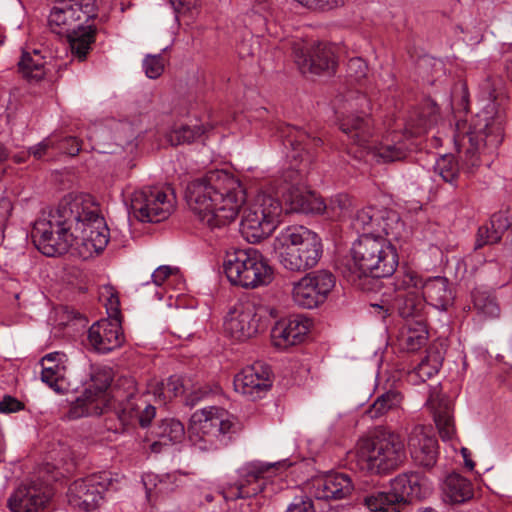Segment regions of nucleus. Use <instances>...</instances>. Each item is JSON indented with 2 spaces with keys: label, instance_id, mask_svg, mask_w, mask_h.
<instances>
[{
  "label": "nucleus",
  "instance_id": "obj_39",
  "mask_svg": "<svg viewBox=\"0 0 512 512\" xmlns=\"http://www.w3.org/2000/svg\"><path fill=\"white\" fill-rule=\"evenodd\" d=\"M18 67L23 77L28 80H41L46 73L44 58L37 50H34L33 53L24 52Z\"/></svg>",
  "mask_w": 512,
  "mask_h": 512
},
{
  "label": "nucleus",
  "instance_id": "obj_18",
  "mask_svg": "<svg viewBox=\"0 0 512 512\" xmlns=\"http://www.w3.org/2000/svg\"><path fill=\"white\" fill-rule=\"evenodd\" d=\"M407 447L413 463L426 470L437 463L439 445L436 437L422 425L412 428L407 437Z\"/></svg>",
  "mask_w": 512,
  "mask_h": 512
},
{
  "label": "nucleus",
  "instance_id": "obj_63",
  "mask_svg": "<svg viewBox=\"0 0 512 512\" xmlns=\"http://www.w3.org/2000/svg\"><path fill=\"white\" fill-rule=\"evenodd\" d=\"M507 76L512 80V60L506 64Z\"/></svg>",
  "mask_w": 512,
  "mask_h": 512
},
{
  "label": "nucleus",
  "instance_id": "obj_57",
  "mask_svg": "<svg viewBox=\"0 0 512 512\" xmlns=\"http://www.w3.org/2000/svg\"><path fill=\"white\" fill-rule=\"evenodd\" d=\"M348 69L359 80L366 76L367 65L361 58H352L349 60Z\"/></svg>",
  "mask_w": 512,
  "mask_h": 512
},
{
  "label": "nucleus",
  "instance_id": "obj_45",
  "mask_svg": "<svg viewBox=\"0 0 512 512\" xmlns=\"http://www.w3.org/2000/svg\"><path fill=\"white\" fill-rule=\"evenodd\" d=\"M351 200L345 194H339L331 198L322 213L332 220H340L345 217L351 208Z\"/></svg>",
  "mask_w": 512,
  "mask_h": 512
},
{
  "label": "nucleus",
  "instance_id": "obj_1",
  "mask_svg": "<svg viewBox=\"0 0 512 512\" xmlns=\"http://www.w3.org/2000/svg\"><path fill=\"white\" fill-rule=\"evenodd\" d=\"M31 237L45 256L62 255L74 247L88 258L107 246L109 229L96 207L84 205L81 198L66 196L56 208L41 213L33 224Z\"/></svg>",
  "mask_w": 512,
  "mask_h": 512
},
{
  "label": "nucleus",
  "instance_id": "obj_25",
  "mask_svg": "<svg viewBox=\"0 0 512 512\" xmlns=\"http://www.w3.org/2000/svg\"><path fill=\"white\" fill-rule=\"evenodd\" d=\"M65 361L66 355L59 352L49 353L40 361L42 382L57 393L67 390Z\"/></svg>",
  "mask_w": 512,
  "mask_h": 512
},
{
  "label": "nucleus",
  "instance_id": "obj_29",
  "mask_svg": "<svg viewBox=\"0 0 512 512\" xmlns=\"http://www.w3.org/2000/svg\"><path fill=\"white\" fill-rule=\"evenodd\" d=\"M212 129L210 124H204L199 119H189L186 122L176 123L167 133V141L173 145L192 144L200 140L206 132Z\"/></svg>",
  "mask_w": 512,
  "mask_h": 512
},
{
  "label": "nucleus",
  "instance_id": "obj_55",
  "mask_svg": "<svg viewBox=\"0 0 512 512\" xmlns=\"http://www.w3.org/2000/svg\"><path fill=\"white\" fill-rule=\"evenodd\" d=\"M23 408V403L12 396L6 395L2 398V400H0V413H15L22 410Z\"/></svg>",
  "mask_w": 512,
  "mask_h": 512
},
{
  "label": "nucleus",
  "instance_id": "obj_64",
  "mask_svg": "<svg viewBox=\"0 0 512 512\" xmlns=\"http://www.w3.org/2000/svg\"><path fill=\"white\" fill-rule=\"evenodd\" d=\"M467 91H466V87L463 85V97H462V102L465 103V106L467 105Z\"/></svg>",
  "mask_w": 512,
  "mask_h": 512
},
{
  "label": "nucleus",
  "instance_id": "obj_40",
  "mask_svg": "<svg viewBox=\"0 0 512 512\" xmlns=\"http://www.w3.org/2000/svg\"><path fill=\"white\" fill-rule=\"evenodd\" d=\"M434 421L438 428L439 434L444 441L451 440L455 435V425L452 416L450 404L440 402L434 410Z\"/></svg>",
  "mask_w": 512,
  "mask_h": 512
},
{
  "label": "nucleus",
  "instance_id": "obj_58",
  "mask_svg": "<svg viewBox=\"0 0 512 512\" xmlns=\"http://www.w3.org/2000/svg\"><path fill=\"white\" fill-rule=\"evenodd\" d=\"M170 3L176 13H185L194 9L198 0H170Z\"/></svg>",
  "mask_w": 512,
  "mask_h": 512
},
{
  "label": "nucleus",
  "instance_id": "obj_23",
  "mask_svg": "<svg viewBox=\"0 0 512 512\" xmlns=\"http://www.w3.org/2000/svg\"><path fill=\"white\" fill-rule=\"evenodd\" d=\"M354 485L345 473H330L313 480L311 493L319 500H341L351 495Z\"/></svg>",
  "mask_w": 512,
  "mask_h": 512
},
{
  "label": "nucleus",
  "instance_id": "obj_30",
  "mask_svg": "<svg viewBox=\"0 0 512 512\" xmlns=\"http://www.w3.org/2000/svg\"><path fill=\"white\" fill-rule=\"evenodd\" d=\"M48 496L41 494L35 487L20 486L8 499L11 512H37L45 507Z\"/></svg>",
  "mask_w": 512,
  "mask_h": 512
},
{
  "label": "nucleus",
  "instance_id": "obj_50",
  "mask_svg": "<svg viewBox=\"0 0 512 512\" xmlns=\"http://www.w3.org/2000/svg\"><path fill=\"white\" fill-rule=\"evenodd\" d=\"M143 69L148 78L156 79L164 71V59L158 55H147L143 60Z\"/></svg>",
  "mask_w": 512,
  "mask_h": 512
},
{
  "label": "nucleus",
  "instance_id": "obj_36",
  "mask_svg": "<svg viewBox=\"0 0 512 512\" xmlns=\"http://www.w3.org/2000/svg\"><path fill=\"white\" fill-rule=\"evenodd\" d=\"M411 480L409 479V472H404L397 475L391 480L390 491L381 492L377 495V501L381 504L396 505L408 502V486Z\"/></svg>",
  "mask_w": 512,
  "mask_h": 512
},
{
  "label": "nucleus",
  "instance_id": "obj_17",
  "mask_svg": "<svg viewBox=\"0 0 512 512\" xmlns=\"http://www.w3.org/2000/svg\"><path fill=\"white\" fill-rule=\"evenodd\" d=\"M295 62L303 74L332 73L337 66L334 45L318 42L310 48L294 49Z\"/></svg>",
  "mask_w": 512,
  "mask_h": 512
},
{
  "label": "nucleus",
  "instance_id": "obj_22",
  "mask_svg": "<svg viewBox=\"0 0 512 512\" xmlns=\"http://www.w3.org/2000/svg\"><path fill=\"white\" fill-rule=\"evenodd\" d=\"M88 342L99 353H108L122 345L124 335L120 319H101L89 328Z\"/></svg>",
  "mask_w": 512,
  "mask_h": 512
},
{
  "label": "nucleus",
  "instance_id": "obj_31",
  "mask_svg": "<svg viewBox=\"0 0 512 512\" xmlns=\"http://www.w3.org/2000/svg\"><path fill=\"white\" fill-rule=\"evenodd\" d=\"M509 225L508 218L503 212L494 213L487 223L478 228L475 249L498 243Z\"/></svg>",
  "mask_w": 512,
  "mask_h": 512
},
{
  "label": "nucleus",
  "instance_id": "obj_43",
  "mask_svg": "<svg viewBox=\"0 0 512 512\" xmlns=\"http://www.w3.org/2000/svg\"><path fill=\"white\" fill-rule=\"evenodd\" d=\"M435 172L447 183L456 184L459 176V166L451 155L440 157L434 166Z\"/></svg>",
  "mask_w": 512,
  "mask_h": 512
},
{
  "label": "nucleus",
  "instance_id": "obj_52",
  "mask_svg": "<svg viewBox=\"0 0 512 512\" xmlns=\"http://www.w3.org/2000/svg\"><path fill=\"white\" fill-rule=\"evenodd\" d=\"M108 294L105 307L108 314L109 320L119 319L120 316V301L118 295L111 287H106Z\"/></svg>",
  "mask_w": 512,
  "mask_h": 512
},
{
  "label": "nucleus",
  "instance_id": "obj_46",
  "mask_svg": "<svg viewBox=\"0 0 512 512\" xmlns=\"http://www.w3.org/2000/svg\"><path fill=\"white\" fill-rule=\"evenodd\" d=\"M474 309L484 318H496L499 316L500 309L495 300L485 293L477 292L473 294Z\"/></svg>",
  "mask_w": 512,
  "mask_h": 512
},
{
  "label": "nucleus",
  "instance_id": "obj_24",
  "mask_svg": "<svg viewBox=\"0 0 512 512\" xmlns=\"http://www.w3.org/2000/svg\"><path fill=\"white\" fill-rule=\"evenodd\" d=\"M276 132L283 144L291 147L293 151L291 157L295 160L303 159L302 152L310 156L322 144L321 138L312 136L307 131L290 124H279Z\"/></svg>",
  "mask_w": 512,
  "mask_h": 512
},
{
  "label": "nucleus",
  "instance_id": "obj_37",
  "mask_svg": "<svg viewBox=\"0 0 512 512\" xmlns=\"http://www.w3.org/2000/svg\"><path fill=\"white\" fill-rule=\"evenodd\" d=\"M398 311L401 317L406 319H425L424 310L426 307V300L424 296L416 292H409L408 294L397 295Z\"/></svg>",
  "mask_w": 512,
  "mask_h": 512
},
{
  "label": "nucleus",
  "instance_id": "obj_32",
  "mask_svg": "<svg viewBox=\"0 0 512 512\" xmlns=\"http://www.w3.org/2000/svg\"><path fill=\"white\" fill-rule=\"evenodd\" d=\"M153 433L158 438L151 445V450L155 453H159L162 446L180 443L185 438L184 425L175 418L161 420Z\"/></svg>",
  "mask_w": 512,
  "mask_h": 512
},
{
  "label": "nucleus",
  "instance_id": "obj_60",
  "mask_svg": "<svg viewBox=\"0 0 512 512\" xmlns=\"http://www.w3.org/2000/svg\"><path fill=\"white\" fill-rule=\"evenodd\" d=\"M368 505L370 512H399L394 505L381 504L377 501V496L374 500H369Z\"/></svg>",
  "mask_w": 512,
  "mask_h": 512
},
{
  "label": "nucleus",
  "instance_id": "obj_8",
  "mask_svg": "<svg viewBox=\"0 0 512 512\" xmlns=\"http://www.w3.org/2000/svg\"><path fill=\"white\" fill-rule=\"evenodd\" d=\"M278 195L279 187L276 181L267 182L244 210L240 231L248 242H260L270 236L277 227L283 212Z\"/></svg>",
  "mask_w": 512,
  "mask_h": 512
},
{
  "label": "nucleus",
  "instance_id": "obj_27",
  "mask_svg": "<svg viewBox=\"0 0 512 512\" xmlns=\"http://www.w3.org/2000/svg\"><path fill=\"white\" fill-rule=\"evenodd\" d=\"M422 294L428 304L441 311H447L454 303V292L445 277L427 279L422 285Z\"/></svg>",
  "mask_w": 512,
  "mask_h": 512
},
{
  "label": "nucleus",
  "instance_id": "obj_10",
  "mask_svg": "<svg viewBox=\"0 0 512 512\" xmlns=\"http://www.w3.org/2000/svg\"><path fill=\"white\" fill-rule=\"evenodd\" d=\"M237 422L226 410L206 407L193 413L188 428L192 445L200 451L226 446L236 433Z\"/></svg>",
  "mask_w": 512,
  "mask_h": 512
},
{
  "label": "nucleus",
  "instance_id": "obj_49",
  "mask_svg": "<svg viewBox=\"0 0 512 512\" xmlns=\"http://www.w3.org/2000/svg\"><path fill=\"white\" fill-rule=\"evenodd\" d=\"M179 278V269L169 265L159 266L152 274V280L157 286H161L163 284L171 285L173 281H176Z\"/></svg>",
  "mask_w": 512,
  "mask_h": 512
},
{
  "label": "nucleus",
  "instance_id": "obj_7",
  "mask_svg": "<svg viewBox=\"0 0 512 512\" xmlns=\"http://www.w3.org/2000/svg\"><path fill=\"white\" fill-rule=\"evenodd\" d=\"M280 264L291 272H303L319 262L322 253L321 238L304 226H288L274 240Z\"/></svg>",
  "mask_w": 512,
  "mask_h": 512
},
{
  "label": "nucleus",
  "instance_id": "obj_61",
  "mask_svg": "<svg viewBox=\"0 0 512 512\" xmlns=\"http://www.w3.org/2000/svg\"><path fill=\"white\" fill-rule=\"evenodd\" d=\"M462 454L465 459V466L468 467L470 470H472L474 468L475 464L470 458H467L468 449L462 448Z\"/></svg>",
  "mask_w": 512,
  "mask_h": 512
},
{
  "label": "nucleus",
  "instance_id": "obj_41",
  "mask_svg": "<svg viewBox=\"0 0 512 512\" xmlns=\"http://www.w3.org/2000/svg\"><path fill=\"white\" fill-rule=\"evenodd\" d=\"M409 479L411 482L407 489L408 502L425 498L431 493V483L425 475L419 472L409 471Z\"/></svg>",
  "mask_w": 512,
  "mask_h": 512
},
{
  "label": "nucleus",
  "instance_id": "obj_53",
  "mask_svg": "<svg viewBox=\"0 0 512 512\" xmlns=\"http://www.w3.org/2000/svg\"><path fill=\"white\" fill-rule=\"evenodd\" d=\"M70 156H76L81 150V141L76 137H65L61 141L56 139V147Z\"/></svg>",
  "mask_w": 512,
  "mask_h": 512
},
{
  "label": "nucleus",
  "instance_id": "obj_12",
  "mask_svg": "<svg viewBox=\"0 0 512 512\" xmlns=\"http://www.w3.org/2000/svg\"><path fill=\"white\" fill-rule=\"evenodd\" d=\"M176 197L170 187L145 186L135 190L130 197V208L141 222H160L174 211Z\"/></svg>",
  "mask_w": 512,
  "mask_h": 512
},
{
  "label": "nucleus",
  "instance_id": "obj_34",
  "mask_svg": "<svg viewBox=\"0 0 512 512\" xmlns=\"http://www.w3.org/2000/svg\"><path fill=\"white\" fill-rule=\"evenodd\" d=\"M443 495L446 502L463 503L473 496L470 481L457 473L449 474L443 483Z\"/></svg>",
  "mask_w": 512,
  "mask_h": 512
},
{
  "label": "nucleus",
  "instance_id": "obj_4",
  "mask_svg": "<svg viewBox=\"0 0 512 512\" xmlns=\"http://www.w3.org/2000/svg\"><path fill=\"white\" fill-rule=\"evenodd\" d=\"M348 457L351 465L367 475H389L406 462L405 440L395 431L378 429L358 439Z\"/></svg>",
  "mask_w": 512,
  "mask_h": 512
},
{
  "label": "nucleus",
  "instance_id": "obj_48",
  "mask_svg": "<svg viewBox=\"0 0 512 512\" xmlns=\"http://www.w3.org/2000/svg\"><path fill=\"white\" fill-rule=\"evenodd\" d=\"M374 215L375 217H381V213L377 212V207H364L356 212L352 219L351 225L357 232H363L364 234L368 229V223L370 222V218L373 217Z\"/></svg>",
  "mask_w": 512,
  "mask_h": 512
},
{
  "label": "nucleus",
  "instance_id": "obj_14",
  "mask_svg": "<svg viewBox=\"0 0 512 512\" xmlns=\"http://www.w3.org/2000/svg\"><path fill=\"white\" fill-rule=\"evenodd\" d=\"M111 374L109 371L96 372L91 379V384L72 403L69 411V419H78L85 416H98L111 404L110 386Z\"/></svg>",
  "mask_w": 512,
  "mask_h": 512
},
{
  "label": "nucleus",
  "instance_id": "obj_42",
  "mask_svg": "<svg viewBox=\"0 0 512 512\" xmlns=\"http://www.w3.org/2000/svg\"><path fill=\"white\" fill-rule=\"evenodd\" d=\"M394 289L398 295L408 294L409 292H416L422 289L423 281L414 271L408 270L395 277Z\"/></svg>",
  "mask_w": 512,
  "mask_h": 512
},
{
  "label": "nucleus",
  "instance_id": "obj_21",
  "mask_svg": "<svg viewBox=\"0 0 512 512\" xmlns=\"http://www.w3.org/2000/svg\"><path fill=\"white\" fill-rule=\"evenodd\" d=\"M310 320L302 315H292L275 323L271 339L275 347L286 349L302 343L310 330Z\"/></svg>",
  "mask_w": 512,
  "mask_h": 512
},
{
  "label": "nucleus",
  "instance_id": "obj_16",
  "mask_svg": "<svg viewBox=\"0 0 512 512\" xmlns=\"http://www.w3.org/2000/svg\"><path fill=\"white\" fill-rule=\"evenodd\" d=\"M112 484L111 473L107 471L75 480L68 488V502L84 512H91L99 506L104 492Z\"/></svg>",
  "mask_w": 512,
  "mask_h": 512
},
{
  "label": "nucleus",
  "instance_id": "obj_33",
  "mask_svg": "<svg viewBox=\"0 0 512 512\" xmlns=\"http://www.w3.org/2000/svg\"><path fill=\"white\" fill-rule=\"evenodd\" d=\"M428 330L425 319L411 320L403 327L399 342L403 349L415 352L426 345Z\"/></svg>",
  "mask_w": 512,
  "mask_h": 512
},
{
  "label": "nucleus",
  "instance_id": "obj_2",
  "mask_svg": "<svg viewBox=\"0 0 512 512\" xmlns=\"http://www.w3.org/2000/svg\"><path fill=\"white\" fill-rule=\"evenodd\" d=\"M369 100L364 94L350 92L336 100L335 109L339 114L340 129L350 144L366 151L378 163L404 160L413 147L412 137L425 134L437 121L438 109L428 102L411 113L403 132L389 133L378 145H371L372 120L366 115Z\"/></svg>",
  "mask_w": 512,
  "mask_h": 512
},
{
  "label": "nucleus",
  "instance_id": "obj_44",
  "mask_svg": "<svg viewBox=\"0 0 512 512\" xmlns=\"http://www.w3.org/2000/svg\"><path fill=\"white\" fill-rule=\"evenodd\" d=\"M184 392L182 380L177 376L169 377L166 382L157 385L154 394L163 403L172 400Z\"/></svg>",
  "mask_w": 512,
  "mask_h": 512
},
{
  "label": "nucleus",
  "instance_id": "obj_51",
  "mask_svg": "<svg viewBox=\"0 0 512 512\" xmlns=\"http://www.w3.org/2000/svg\"><path fill=\"white\" fill-rule=\"evenodd\" d=\"M303 176L297 169L291 168L283 172L281 176V184L285 185L283 191L293 189L294 187H303Z\"/></svg>",
  "mask_w": 512,
  "mask_h": 512
},
{
  "label": "nucleus",
  "instance_id": "obj_59",
  "mask_svg": "<svg viewBox=\"0 0 512 512\" xmlns=\"http://www.w3.org/2000/svg\"><path fill=\"white\" fill-rule=\"evenodd\" d=\"M209 394L206 388H197L193 390L186 398V405L194 407L203 397Z\"/></svg>",
  "mask_w": 512,
  "mask_h": 512
},
{
  "label": "nucleus",
  "instance_id": "obj_28",
  "mask_svg": "<svg viewBox=\"0 0 512 512\" xmlns=\"http://www.w3.org/2000/svg\"><path fill=\"white\" fill-rule=\"evenodd\" d=\"M377 212L381 213V217H375L374 215L370 218L365 234L400 239L404 232V223L401 221L399 214L394 210L378 207Z\"/></svg>",
  "mask_w": 512,
  "mask_h": 512
},
{
  "label": "nucleus",
  "instance_id": "obj_56",
  "mask_svg": "<svg viewBox=\"0 0 512 512\" xmlns=\"http://www.w3.org/2000/svg\"><path fill=\"white\" fill-rule=\"evenodd\" d=\"M12 211V203L6 197H0V242L3 239V229Z\"/></svg>",
  "mask_w": 512,
  "mask_h": 512
},
{
  "label": "nucleus",
  "instance_id": "obj_5",
  "mask_svg": "<svg viewBox=\"0 0 512 512\" xmlns=\"http://www.w3.org/2000/svg\"><path fill=\"white\" fill-rule=\"evenodd\" d=\"M95 15V0H56L50 10L48 25L51 31L67 38L72 55L79 61L86 59L96 35V28L83 26L82 21Z\"/></svg>",
  "mask_w": 512,
  "mask_h": 512
},
{
  "label": "nucleus",
  "instance_id": "obj_9",
  "mask_svg": "<svg viewBox=\"0 0 512 512\" xmlns=\"http://www.w3.org/2000/svg\"><path fill=\"white\" fill-rule=\"evenodd\" d=\"M383 235H361L352 245L351 256L358 278L370 276L373 278L390 277L398 266V254L393 241Z\"/></svg>",
  "mask_w": 512,
  "mask_h": 512
},
{
  "label": "nucleus",
  "instance_id": "obj_11",
  "mask_svg": "<svg viewBox=\"0 0 512 512\" xmlns=\"http://www.w3.org/2000/svg\"><path fill=\"white\" fill-rule=\"evenodd\" d=\"M228 280L243 288H257L272 280V268L256 249H239L228 252L224 260Z\"/></svg>",
  "mask_w": 512,
  "mask_h": 512
},
{
  "label": "nucleus",
  "instance_id": "obj_38",
  "mask_svg": "<svg viewBox=\"0 0 512 512\" xmlns=\"http://www.w3.org/2000/svg\"><path fill=\"white\" fill-rule=\"evenodd\" d=\"M124 411H129L130 417H137L142 427L148 426L156 415V408L149 404L146 399L130 393L127 402L123 407Z\"/></svg>",
  "mask_w": 512,
  "mask_h": 512
},
{
  "label": "nucleus",
  "instance_id": "obj_19",
  "mask_svg": "<svg viewBox=\"0 0 512 512\" xmlns=\"http://www.w3.org/2000/svg\"><path fill=\"white\" fill-rule=\"evenodd\" d=\"M256 307L250 301L237 302L228 312L224 328L237 341H245L258 332Z\"/></svg>",
  "mask_w": 512,
  "mask_h": 512
},
{
  "label": "nucleus",
  "instance_id": "obj_15",
  "mask_svg": "<svg viewBox=\"0 0 512 512\" xmlns=\"http://www.w3.org/2000/svg\"><path fill=\"white\" fill-rule=\"evenodd\" d=\"M335 282V276L328 270L307 273L292 284V300L301 308H316L325 302Z\"/></svg>",
  "mask_w": 512,
  "mask_h": 512
},
{
  "label": "nucleus",
  "instance_id": "obj_35",
  "mask_svg": "<svg viewBox=\"0 0 512 512\" xmlns=\"http://www.w3.org/2000/svg\"><path fill=\"white\" fill-rule=\"evenodd\" d=\"M403 403V395L397 390H388L374 400L366 411L371 419H379L390 412L399 410Z\"/></svg>",
  "mask_w": 512,
  "mask_h": 512
},
{
  "label": "nucleus",
  "instance_id": "obj_13",
  "mask_svg": "<svg viewBox=\"0 0 512 512\" xmlns=\"http://www.w3.org/2000/svg\"><path fill=\"white\" fill-rule=\"evenodd\" d=\"M287 466L283 462L250 461L244 463L237 470V479L230 483L224 492V497L230 500L249 498L261 493L265 487V480L272 476V471Z\"/></svg>",
  "mask_w": 512,
  "mask_h": 512
},
{
  "label": "nucleus",
  "instance_id": "obj_20",
  "mask_svg": "<svg viewBox=\"0 0 512 512\" xmlns=\"http://www.w3.org/2000/svg\"><path fill=\"white\" fill-rule=\"evenodd\" d=\"M271 372L269 367L261 363L243 368L234 377V389L236 392L254 401L264 397L272 387Z\"/></svg>",
  "mask_w": 512,
  "mask_h": 512
},
{
  "label": "nucleus",
  "instance_id": "obj_62",
  "mask_svg": "<svg viewBox=\"0 0 512 512\" xmlns=\"http://www.w3.org/2000/svg\"><path fill=\"white\" fill-rule=\"evenodd\" d=\"M8 153L6 148L0 144V163L7 159Z\"/></svg>",
  "mask_w": 512,
  "mask_h": 512
},
{
  "label": "nucleus",
  "instance_id": "obj_47",
  "mask_svg": "<svg viewBox=\"0 0 512 512\" xmlns=\"http://www.w3.org/2000/svg\"><path fill=\"white\" fill-rule=\"evenodd\" d=\"M149 482H154V491L156 495H166L173 492L177 487V475L169 473L161 476L149 478Z\"/></svg>",
  "mask_w": 512,
  "mask_h": 512
},
{
  "label": "nucleus",
  "instance_id": "obj_54",
  "mask_svg": "<svg viewBox=\"0 0 512 512\" xmlns=\"http://www.w3.org/2000/svg\"><path fill=\"white\" fill-rule=\"evenodd\" d=\"M56 147V138L54 135H51L47 138H45L43 141L38 143L37 145L31 147L29 149V154L33 155L35 159H41L45 154L46 151L50 148Z\"/></svg>",
  "mask_w": 512,
  "mask_h": 512
},
{
  "label": "nucleus",
  "instance_id": "obj_3",
  "mask_svg": "<svg viewBox=\"0 0 512 512\" xmlns=\"http://www.w3.org/2000/svg\"><path fill=\"white\" fill-rule=\"evenodd\" d=\"M186 199L198 220L215 229L235 220L246 201V192L233 174L213 170L188 185Z\"/></svg>",
  "mask_w": 512,
  "mask_h": 512
},
{
  "label": "nucleus",
  "instance_id": "obj_26",
  "mask_svg": "<svg viewBox=\"0 0 512 512\" xmlns=\"http://www.w3.org/2000/svg\"><path fill=\"white\" fill-rule=\"evenodd\" d=\"M281 193L289 212L321 214L325 209L324 201L303 187H294Z\"/></svg>",
  "mask_w": 512,
  "mask_h": 512
},
{
  "label": "nucleus",
  "instance_id": "obj_6",
  "mask_svg": "<svg viewBox=\"0 0 512 512\" xmlns=\"http://www.w3.org/2000/svg\"><path fill=\"white\" fill-rule=\"evenodd\" d=\"M503 140V126L492 111L484 110L471 121L456 123L453 141L468 172L481 164V155L494 152Z\"/></svg>",
  "mask_w": 512,
  "mask_h": 512
}]
</instances>
